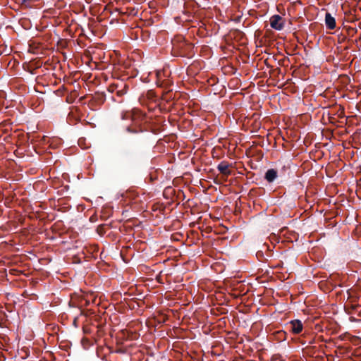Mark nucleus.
Wrapping results in <instances>:
<instances>
[{
	"mask_svg": "<svg viewBox=\"0 0 361 361\" xmlns=\"http://www.w3.org/2000/svg\"><path fill=\"white\" fill-rule=\"evenodd\" d=\"M282 18L279 15H274L270 18V26L276 30H281L283 27Z\"/></svg>",
	"mask_w": 361,
	"mask_h": 361,
	"instance_id": "f257e3e1",
	"label": "nucleus"
},
{
	"mask_svg": "<svg viewBox=\"0 0 361 361\" xmlns=\"http://www.w3.org/2000/svg\"><path fill=\"white\" fill-rule=\"evenodd\" d=\"M218 170L224 175L228 176L231 174V170L229 169V164L225 161L221 162L218 166Z\"/></svg>",
	"mask_w": 361,
	"mask_h": 361,
	"instance_id": "20e7f679",
	"label": "nucleus"
},
{
	"mask_svg": "<svg viewBox=\"0 0 361 361\" xmlns=\"http://www.w3.org/2000/svg\"><path fill=\"white\" fill-rule=\"evenodd\" d=\"M277 177V171L274 169H269L265 173V179L271 183L273 182Z\"/></svg>",
	"mask_w": 361,
	"mask_h": 361,
	"instance_id": "39448f33",
	"label": "nucleus"
},
{
	"mask_svg": "<svg viewBox=\"0 0 361 361\" xmlns=\"http://www.w3.org/2000/svg\"><path fill=\"white\" fill-rule=\"evenodd\" d=\"M288 327L292 333L298 334L302 331L303 325L300 320H293L288 324Z\"/></svg>",
	"mask_w": 361,
	"mask_h": 361,
	"instance_id": "f03ea898",
	"label": "nucleus"
},
{
	"mask_svg": "<svg viewBox=\"0 0 361 361\" xmlns=\"http://www.w3.org/2000/svg\"><path fill=\"white\" fill-rule=\"evenodd\" d=\"M325 23L330 30L336 27V20L329 13H326L325 15Z\"/></svg>",
	"mask_w": 361,
	"mask_h": 361,
	"instance_id": "7ed1b4c3",
	"label": "nucleus"
}]
</instances>
